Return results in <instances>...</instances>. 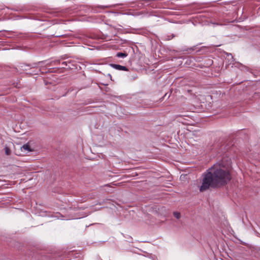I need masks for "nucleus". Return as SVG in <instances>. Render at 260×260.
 Wrapping results in <instances>:
<instances>
[{
	"instance_id": "7",
	"label": "nucleus",
	"mask_w": 260,
	"mask_h": 260,
	"mask_svg": "<svg viewBox=\"0 0 260 260\" xmlns=\"http://www.w3.org/2000/svg\"><path fill=\"white\" fill-rule=\"evenodd\" d=\"M173 214L177 219H179L180 217V213L178 212H174Z\"/></svg>"
},
{
	"instance_id": "2",
	"label": "nucleus",
	"mask_w": 260,
	"mask_h": 260,
	"mask_svg": "<svg viewBox=\"0 0 260 260\" xmlns=\"http://www.w3.org/2000/svg\"><path fill=\"white\" fill-rule=\"evenodd\" d=\"M43 61H39L37 62H34L32 63H20L18 65V68L21 71H26L27 74L31 75L38 74V72L32 71L31 72L29 71L30 70L37 69L40 63H42Z\"/></svg>"
},
{
	"instance_id": "6",
	"label": "nucleus",
	"mask_w": 260,
	"mask_h": 260,
	"mask_svg": "<svg viewBox=\"0 0 260 260\" xmlns=\"http://www.w3.org/2000/svg\"><path fill=\"white\" fill-rule=\"evenodd\" d=\"M5 153L8 155H9L11 154V150L8 147H5Z\"/></svg>"
},
{
	"instance_id": "9",
	"label": "nucleus",
	"mask_w": 260,
	"mask_h": 260,
	"mask_svg": "<svg viewBox=\"0 0 260 260\" xmlns=\"http://www.w3.org/2000/svg\"><path fill=\"white\" fill-rule=\"evenodd\" d=\"M109 76L111 78V75L110 74H109Z\"/></svg>"
},
{
	"instance_id": "3",
	"label": "nucleus",
	"mask_w": 260,
	"mask_h": 260,
	"mask_svg": "<svg viewBox=\"0 0 260 260\" xmlns=\"http://www.w3.org/2000/svg\"><path fill=\"white\" fill-rule=\"evenodd\" d=\"M110 66L111 67H112L113 68H114L117 70H119V71L122 70V71H128V69L125 66H121V65L117 64H114V63H111V64H110Z\"/></svg>"
},
{
	"instance_id": "5",
	"label": "nucleus",
	"mask_w": 260,
	"mask_h": 260,
	"mask_svg": "<svg viewBox=\"0 0 260 260\" xmlns=\"http://www.w3.org/2000/svg\"><path fill=\"white\" fill-rule=\"evenodd\" d=\"M127 54L126 53H122V52H119L117 54L116 56L118 57H125L127 56Z\"/></svg>"
},
{
	"instance_id": "1",
	"label": "nucleus",
	"mask_w": 260,
	"mask_h": 260,
	"mask_svg": "<svg viewBox=\"0 0 260 260\" xmlns=\"http://www.w3.org/2000/svg\"><path fill=\"white\" fill-rule=\"evenodd\" d=\"M231 159L224 158L221 161L214 164L208 169L203 175L202 184L200 188L201 192L212 188L219 187L226 184L231 179L229 169Z\"/></svg>"
},
{
	"instance_id": "4",
	"label": "nucleus",
	"mask_w": 260,
	"mask_h": 260,
	"mask_svg": "<svg viewBox=\"0 0 260 260\" xmlns=\"http://www.w3.org/2000/svg\"><path fill=\"white\" fill-rule=\"evenodd\" d=\"M21 149L22 150L27 151H31V149L28 144H24L21 147Z\"/></svg>"
},
{
	"instance_id": "8",
	"label": "nucleus",
	"mask_w": 260,
	"mask_h": 260,
	"mask_svg": "<svg viewBox=\"0 0 260 260\" xmlns=\"http://www.w3.org/2000/svg\"><path fill=\"white\" fill-rule=\"evenodd\" d=\"M62 64H66V65H67V64H66V62H62Z\"/></svg>"
}]
</instances>
